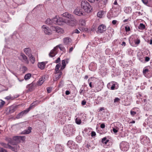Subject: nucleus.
Instances as JSON below:
<instances>
[{"label":"nucleus","instance_id":"1","mask_svg":"<svg viewBox=\"0 0 152 152\" xmlns=\"http://www.w3.org/2000/svg\"><path fill=\"white\" fill-rule=\"evenodd\" d=\"M75 129L72 125H68L64 127L63 132L67 137L72 136L74 133Z\"/></svg>","mask_w":152,"mask_h":152},{"label":"nucleus","instance_id":"2","mask_svg":"<svg viewBox=\"0 0 152 152\" xmlns=\"http://www.w3.org/2000/svg\"><path fill=\"white\" fill-rule=\"evenodd\" d=\"M59 48L61 50L64 51L65 50L64 47L61 45H59L54 47L53 49L51 50L49 53V56L51 57H53L55 56L57 53L58 51L57 49Z\"/></svg>","mask_w":152,"mask_h":152},{"label":"nucleus","instance_id":"3","mask_svg":"<svg viewBox=\"0 0 152 152\" xmlns=\"http://www.w3.org/2000/svg\"><path fill=\"white\" fill-rule=\"evenodd\" d=\"M81 8L83 9L85 12H89L91 11V10L92 9L89 3L86 1H81Z\"/></svg>","mask_w":152,"mask_h":152},{"label":"nucleus","instance_id":"4","mask_svg":"<svg viewBox=\"0 0 152 152\" xmlns=\"http://www.w3.org/2000/svg\"><path fill=\"white\" fill-rule=\"evenodd\" d=\"M53 20L54 21V24L61 25L63 24L64 23H66V20L62 18H53Z\"/></svg>","mask_w":152,"mask_h":152},{"label":"nucleus","instance_id":"5","mask_svg":"<svg viewBox=\"0 0 152 152\" xmlns=\"http://www.w3.org/2000/svg\"><path fill=\"white\" fill-rule=\"evenodd\" d=\"M74 13L78 16L84 15L85 12L83 11L82 9L80 7H77L74 11Z\"/></svg>","mask_w":152,"mask_h":152},{"label":"nucleus","instance_id":"6","mask_svg":"<svg viewBox=\"0 0 152 152\" xmlns=\"http://www.w3.org/2000/svg\"><path fill=\"white\" fill-rule=\"evenodd\" d=\"M31 109V107H29L26 110L22 111L16 116V118L17 119H19L21 118L23 116L26 115L30 111Z\"/></svg>","mask_w":152,"mask_h":152},{"label":"nucleus","instance_id":"7","mask_svg":"<svg viewBox=\"0 0 152 152\" xmlns=\"http://www.w3.org/2000/svg\"><path fill=\"white\" fill-rule=\"evenodd\" d=\"M42 28L43 31L46 34L50 35L52 34V31L48 27L43 25L42 26Z\"/></svg>","mask_w":152,"mask_h":152},{"label":"nucleus","instance_id":"8","mask_svg":"<svg viewBox=\"0 0 152 152\" xmlns=\"http://www.w3.org/2000/svg\"><path fill=\"white\" fill-rule=\"evenodd\" d=\"M120 147L121 150L124 151H127L129 148L127 142L124 141L120 143Z\"/></svg>","mask_w":152,"mask_h":152},{"label":"nucleus","instance_id":"9","mask_svg":"<svg viewBox=\"0 0 152 152\" xmlns=\"http://www.w3.org/2000/svg\"><path fill=\"white\" fill-rule=\"evenodd\" d=\"M66 23L69 25L74 26H75L76 24L77 20L74 18L73 19H70V20H66Z\"/></svg>","mask_w":152,"mask_h":152},{"label":"nucleus","instance_id":"10","mask_svg":"<svg viewBox=\"0 0 152 152\" xmlns=\"http://www.w3.org/2000/svg\"><path fill=\"white\" fill-rule=\"evenodd\" d=\"M106 30V26L104 24L100 25L98 27L97 31L99 33H102Z\"/></svg>","mask_w":152,"mask_h":152},{"label":"nucleus","instance_id":"11","mask_svg":"<svg viewBox=\"0 0 152 152\" xmlns=\"http://www.w3.org/2000/svg\"><path fill=\"white\" fill-rule=\"evenodd\" d=\"M52 30L56 31L59 34L63 33L64 32L63 29L59 27H52Z\"/></svg>","mask_w":152,"mask_h":152},{"label":"nucleus","instance_id":"12","mask_svg":"<svg viewBox=\"0 0 152 152\" xmlns=\"http://www.w3.org/2000/svg\"><path fill=\"white\" fill-rule=\"evenodd\" d=\"M116 83L114 82H112L111 83H109L107 85V87L109 89L111 90H114L115 88V86Z\"/></svg>","mask_w":152,"mask_h":152},{"label":"nucleus","instance_id":"13","mask_svg":"<svg viewBox=\"0 0 152 152\" xmlns=\"http://www.w3.org/2000/svg\"><path fill=\"white\" fill-rule=\"evenodd\" d=\"M35 86L36 85L34 83H32L28 85L27 87L28 88V91H31L35 88Z\"/></svg>","mask_w":152,"mask_h":152},{"label":"nucleus","instance_id":"14","mask_svg":"<svg viewBox=\"0 0 152 152\" xmlns=\"http://www.w3.org/2000/svg\"><path fill=\"white\" fill-rule=\"evenodd\" d=\"M23 51L28 56L31 55V51L30 48H26L23 49Z\"/></svg>","mask_w":152,"mask_h":152},{"label":"nucleus","instance_id":"15","mask_svg":"<svg viewBox=\"0 0 152 152\" xmlns=\"http://www.w3.org/2000/svg\"><path fill=\"white\" fill-rule=\"evenodd\" d=\"M62 15L63 16L70 19H73V18H74L72 15L69 13L68 12L64 13Z\"/></svg>","mask_w":152,"mask_h":152},{"label":"nucleus","instance_id":"16","mask_svg":"<svg viewBox=\"0 0 152 152\" xmlns=\"http://www.w3.org/2000/svg\"><path fill=\"white\" fill-rule=\"evenodd\" d=\"M32 129L31 127H28L27 130H25L23 131L20 133L21 134H29L31 132V130Z\"/></svg>","mask_w":152,"mask_h":152},{"label":"nucleus","instance_id":"17","mask_svg":"<svg viewBox=\"0 0 152 152\" xmlns=\"http://www.w3.org/2000/svg\"><path fill=\"white\" fill-rule=\"evenodd\" d=\"M54 21L53 20V18L51 20L50 18H48L45 21V23L48 25H52L54 24Z\"/></svg>","mask_w":152,"mask_h":152},{"label":"nucleus","instance_id":"18","mask_svg":"<svg viewBox=\"0 0 152 152\" xmlns=\"http://www.w3.org/2000/svg\"><path fill=\"white\" fill-rule=\"evenodd\" d=\"M20 56L22 59L27 64H28L29 61L27 57L23 53H21L20 54Z\"/></svg>","mask_w":152,"mask_h":152},{"label":"nucleus","instance_id":"19","mask_svg":"<svg viewBox=\"0 0 152 152\" xmlns=\"http://www.w3.org/2000/svg\"><path fill=\"white\" fill-rule=\"evenodd\" d=\"M60 66L61 64L60 63H58L56 65L55 67V74H57L59 73L60 72H62L59 70V68L60 67Z\"/></svg>","mask_w":152,"mask_h":152},{"label":"nucleus","instance_id":"20","mask_svg":"<svg viewBox=\"0 0 152 152\" xmlns=\"http://www.w3.org/2000/svg\"><path fill=\"white\" fill-rule=\"evenodd\" d=\"M46 63L45 62H42L40 63H39L38 64V67L41 69H44L45 67V65Z\"/></svg>","mask_w":152,"mask_h":152},{"label":"nucleus","instance_id":"21","mask_svg":"<svg viewBox=\"0 0 152 152\" xmlns=\"http://www.w3.org/2000/svg\"><path fill=\"white\" fill-rule=\"evenodd\" d=\"M16 109V107L15 106H11L9 108V111L10 113H11L14 112Z\"/></svg>","mask_w":152,"mask_h":152},{"label":"nucleus","instance_id":"22","mask_svg":"<svg viewBox=\"0 0 152 152\" xmlns=\"http://www.w3.org/2000/svg\"><path fill=\"white\" fill-rule=\"evenodd\" d=\"M45 77H42L40 78L38 82V85L40 86L45 81Z\"/></svg>","mask_w":152,"mask_h":152},{"label":"nucleus","instance_id":"23","mask_svg":"<svg viewBox=\"0 0 152 152\" xmlns=\"http://www.w3.org/2000/svg\"><path fill=\"white\" fill-rule=\"evenodd\" d=\"M13 140L17 143H19L20 142V136H14L13 137Z\"/></svg>","mask_w":152,"mask_h":152},{"label":"nucleus","instance_id":"24","mask_svg":"<svg viewBox=\"0 0 152 152\" xmlns=\"http://www.w3.org/2000/svg\"><path fill=\"white\" fill-rule=\"evenodd\" d=\"M59 73V74H57L55 76V78L54 79V80H57L61 77V75L62 74V72H60Z\"/></svg>","mask_w":152,"mask_h":152},{"label":"nucleus","instance_id":"25","mask_svg":"<svg viewBox=\"0 0 152 152\" xmlns=\"http://www.w3.org/2000/svg\"><path fill=\"white\" fill-rule=\"evenodd\" d=\"M70 39L68 37L65 38L64 39V42L65 45H67L69 44Z\"/></svg>","mask_w":152,"mask_h":152},{"label":"nucleus","instance_id":"26","mask_svg":"<svg viewBox=\"0 0 152 152\" xmlns=\"http://www.w3.org/2000/svg\"><path fill=\"white\" fill-rule=\"evenodd\" d=\"M145 25L143 23H140L138 26V28L140 29L143 30L145 28Z\"/></svg>","mask_w":152,"mask_h":152},{"label":"nucleus","instance_id":"27","mask_svg":"<svg viewBox=\"0 0 152 152\" xmlns=\"http://www.w3.org/2000/svg\"><path fill=\"white\" fill-rule=\"evenodd\" d=\"M5 140L6 141L8 142V143L13 144H12V140L11 138L8 137H6Z\"/></svg>","mask_w":152,"mask_h":152},{"label":"nucleus","instance_id":"28","mask_svg":"<svg viewBox=\"0 0 152 152\" xmlns=\"http://www.w3.org/2000/svg\"><path fill=\"white\" fill-rule=\"evenodd\" d=\"M0 145L4 148H8L9 146V144H6L4 142H1L0 143Z\"/></svg>","mask_w":152,"mask_h":152},{"label":"nucleus","instance_id":"29","mask_svg":"<svg viewBox=\"0 0 152 152\" xmlns=\"http://www.w3.org/2000/svg\"><path fill=\"white\" fill-rule=\"evenodd\" d=\"M31 75L30 73H28L26 74L24 77V79L25 80H27L30 79L31 76Z\"/></svg>","mask_w":152,"mask_h":152},{"label":"nucleus","instance_id":"30","mask_svg":"<svg viewBox=\"0 0 152 152\" xmlns=\"http://www.w3.org/2000/svg\"><path fill=\"white\" fill-rule=\"evenodd\" d=\"M18 96H17L16 97H11L10 96H7V97H5V99H7V100H8L10 99H11L12 100H13L15 98H17V97H18Z\"/></svg>","mask_w":152,"mask_h":152},{"label":"nucleus","instance_id":"31","mask_svg":"<svg viewBox=\"0 0 152 152\" xmlns=\"http://www.w3.org/2000/svg\"><path fill=\"white\" fill-rule=\"evenodd\" d=\"M28 57H29L31 61L32 64H34L35 61L34 58L32 56V54L31 55V56H28Z\"/></svg>","mask_w":152,"mask_h":152},{"label":"nucleus","instance_id":"32","mask_svg":"<svg viewBox=\"0 0 152 152\" xmlns=\"http://www.w3.org/2000/svg\"><path fill=\"white\" fill-rule=\"evenodd\" d=\"M106 138L105 137H104L102 139V142L105 144H106L109 141L108 140H107Z\"/></svg>","mask_w":152,"mask_h":152},{"label":"nucleus","instance_id":"33","mask_svg":"<svg viewBox=\"0 0 152 152\" xmlns=\"http://www.w3.org/2000/svg\"><path fill=\"white\" fill-rule=\"evenodd\" d=\"M75 122L78 124H80L81 123V120L78 118H77L75 119Z\"/></svg>","mask_w":152,"mask_h":152},{"label":"nucleus","instance_id":"34","mask_svg":"<svg viewBox=\"0 0 152 152\" xmlns=\"http://www.w3.org/2000/svg\"><path fill=\"white\" fill-rule=\"evenodd\" d=\"M132 10L131 8L130 7H127L126 9L125 10V12L126 13H129L131 12Z\"/></svg>","mask_w":152,"mask_h":152},{"label":"nucleus","instance_id":"35","mask_svg":"<svg viewBox=\"0 0 152 152\" xmlns=\"http://www.w3.org/2000/svg\"><path fill=\"white\" fill-rule=\"evenodd\" d=\"M86 93V91L83 90V89L81 88L80 91L79 93L80 95H84V94Z\"/></svg>","mask_w":152,"mask_h":152},{"label":"nucleus","instance_id":"36","mask_svg":"<svg viewBox=\"0 0 152 152\" xmlns=\"http://www.w3.org/2000/svg\"><path fill=\"white\" fill-rule=\"evenodd\" d=\"M113 8L116 9H117V11H119L121 9V6L118 4L117 5H116L115 6H113Z\"/></svg>","mask_w":152,"mask_h":152},{"label":"nucleus","instance_id":"37","mask_svg":"<svg viewBox=\"0 0 152 152\" xmlns=\"http://www.w3.org/2000/svg\"><path fill=\"white\" fill-rule=\"evenodd\" d=\"M66 63H68V61L67 60L65 61V60H62V66H63L66 67Z\"/></svg>","mask_w":152,"mask_h":152},{"label":"nucleus","instance_id":"38","mask_svg":"<svg viewBox=\"0 0 152 152\" xmlns=\"http://www.w3.org/2000/svg\"><path fill=\"white\" fill-rule=\"evenodd\" d=\"M149 70L148 69H144L143 70V73L144 75H145L149 72Z\"/></svg>","mask_w":152,"mask_h":152},{"label":"nucleus","instance_id":"39","mask_svg":"<svg viewBox=\"0 0 152 152\" xmlns=\"http://www.w3.org/2000/svg\"><path fill=\"white\" fill-rule=\"evenodd\" d=\"M1 102H0V108H2L5 103L4 101L1 100Z\"/></svg>","mask_w":152,"mask_h":152},{"label":"nucleus","instance_id":"40","mask_svg":"<svg viewBox=\"0 0 152 152\" xmlns=\"http://www.w3.org/2000/svg\"><path fill=\"white\" fill-rule=\"evenodd\" d=\"M119 128L117 127L114 128H113V132L115 133H116L118 132Z\"/></svg>","mask_w":152,"mask_h":152},{"label":"nucleus","instance_id":"41","mask_svg":"<svg viewBox=\"0 0 152 152\" xmlns=\"http://www.w3.org/2000/svg\"><path fill=\"white\" fill-rule=\"evenodd\" d=\"M142 1L145 4L148 6V0H142Z\"/></svg>","mask_w":152,"mask_h":152},{"label":"nucleus","instance_id":"42","mask_svg":"<svg viewBox=\"0 0 152 152\" xmlns=\"http://www.w3.org/2000/svg\"><path fill=\"white\" fill-rule=\"evenodd\" d=\"M125 31L127 32H128L129 31H130L131 29H130V27L127 26H126L125 27Z\"/></svg>","mask_w":152,"mask_h":152},{"label":"nucleus","instance_id":"43","mask_svg":"<svg viewBox=\"0 0 152 152\" xmlns=\"http://www.w3.org/2000/svg\"><path fill=\"white\" fill-rule=\"evenodd\" d=\"M0 152H7V151L3 148L0 147Z\"/></svg>","mask_w":152,"mask_h":152},{"label":"nucleus","instance_id":"44","mask_svg":"<svg viewBox=\"0 0 152 152\" xmlns=\"http://www.w3.org/2000/svg\"><path fill=\"white\" fill-rule=\"evenodd\" d=\"M80 31L78 30L77 29H75L74 30L72 33V34L74 33H77V34H78L80 33Z\"/></svg>","mask_w":152,"mask_h":152},{"label":"nucleus","instance_id":"45","mask_svg":"<svg viewBox=\"0 0 152 152\" xmlns=\"http://www.w3.org/2000/svg\"><path fill=\"white\" fill-rule=\"evenodd\" d=\"M120 100V99L119 98L117 97L115 98L114 100V102L115 103L118 102H119Z\"/></svg>","mask_w":152,"mask_h":152},{"label":"nucleus","instance_id":"46","mask_svg":"<svg viewBox=\"0 0 152 152\" xmlns=\"http://www.w3.org/2000/svg\"><path fill=\"white\" fill-rule=\"evenodd\" d=\"M130 114L132 116H134L135 115V114H136V113L135 111L131 110L130 111Z\"/></svg>","mask_w":152,"mask_h":152},{"label":"nucleus","instance_id":"47","mask_svg":"<svg viewBox=\"0 0 152 152\" xmlns=\"http://www.w3.org/2000/svg\"><path fill=\"white\" fill-rule=\"evenodd\" d=\"M25 137L24 136H20V140H21L23 141H24L25 140Z\"/></svg>","mask_w":152,"mask_h":152},{"label":"nucleus","instance_id":"48","mask_svg":"<svg viewBox=\"0 0 152 152\" xmlns=\"http://www.w3.org/2000/svg\"><path fill=\"white\" fill-rule=\"evenodd\" d=\"M52 88L50 87H48L47 88V91L48 93H49L51 92Z\"/></svg>","mask_w":152,"mask_h":152},{"label":"nucleus","instance_id":"49","mask_svg":"<svg viewBox=\"0 0 152 152\" xmlns=\"http://www.w3.org/2000/svg\"><path fill=\"white\" fill-rule=\"evenodd\" d=\"M150 59V58L148 56H146L145 57V61L146 62L148 61Z\"/></svg>","mask_w":152,"mask_h":152},{"label":"nucleus","instance_id":"50","mask_svg":"<svg viewBox=\"0 0 152 152\" xmlns=\"http://www.w3.org/2000/svg\"><path fill=\"white\" fill-rule=\"evenodd\" d=\"M90 80L89 79L88 80V82L89 83V86H90V87L91 88H92V87H93V86H92V82H90Z\"/></svg>","mask_w":152,"mask_h":152},{"label":"nucleus","instance_id":"51","mask_svg":"<svg viewBox=\"0 0 152 152\" xmlns=\"http://www.w3.org/2000/svg\"><path fill=\"white\" fill-rule=\"evenodd\" d=\"M96 135V132H95L92 131L91 133V136L92 137H94Z\"/></svg>","mask_w":152,"mask_h":152},{"label":"nucleus","instance_id":"52","mask_svg":"<svg viewBox=\"0 0 152 152\" xmlns=\"http://www.w3.org/2000/svg\"><path fill=\"white\" fill-rule=\"evenodd\" d=\"M86 103V101L85 100H84L82 101L81 104L83 105H85Z\"/></svg>","mask_w":152,"mask_h":152},{"label":"nucleus","instance_id":"53","mask_svg":"<svg viewBox=\"0 0 152 152\" xmlns=\"http://www.w3.org/2000/svg\"><path fill=\"white\" fill-rule=\"evenodd\" d=\"M101 13L100 12H98L97 13V16L99 18L102 17V15H101Z\"/></svg>","mask_w":152,"mask_h":152},{"label":"nucleus","instance_id":"54","mask_svg":"<svg viewBox=\"0 0 152 152\" xmlns=\"http://www.w3.org/2000/svg\"><path fill=\"white\" fill-rule=\"evenodd\" d=\"M60 61V57H58L57 59L55 61V62L56 63H59Z\"/></svg>","mask_w":152,"mask_h":152},{"label":"nucleus","instance_id":"55","mask_svg":"<svg viewBox=\"0 0 152 152\" xmlns=\"http://www.w3.org/2000/svg\"><path fill=\"white\" fill-rule=\"evenodd\" d=\"M103 2V4H104L106 5V4H107V1H108V0H102Z\"/></svg>","mask_w":152,"mask_h":152},{"label":"nucleus","instance_id":"56","mask_svg":"<svg viewBox=\"0 0 152 152\" xmlns=\"http://www.w3.org/2000/svg\"><path fill=\"white\" fill-rule=\"evenodd\" d=\"M105 125L103 123L100 125V127L102 129H104L105 128Z\"/></svg>","mask_w":152,"mask_h":152},{"label":"nucleus","instance_id":"57","mask_svg":"<svg viewBox=\"0 0 152 152\" xmlns=\"http://www.w3.org/2000/svg\"><path fill=\"white\" fill-rule=\"evenodd\" d=\"M117 22V21L115 20H113L112 21V23L113 25H115L116 23Z\"/></svg>","mask_w":152,"mask_h":152},{"label":"nucleus","instance_id":"58","mask_svg":"<svg viewBox=\"0 0 152 152\" xmlns=\"http://www.w3.org/2000/svg\"><path fill=\"white\" fill-rule=\"evenodd\" d=\"M8 148H9L10 149H11L13 151L14 149V148L12 146H11L10 145H9V147Z\"/></svg>","mask_w":152,"mask_h":152},{"label":"nucleus","instance_id":"59","mask_svg":"<svg viewBox=\"0 0 152 152\" xmlns=\"http://www.w3.org/2000/svg\"><path fill=\"white\" fill-rule=\"evenodd\" d=\"M8 148H9L10 149H11L13 151L14 149V148L12 146H11L10 145H9V147Z\"/></svg>","mask_w":152,"mask_h":152},{"label":"nucleus","instance_id":"60","mask_svg":"<svg viewBox=\"0 0 152 152\" xmlns=\"http://www.w3.org/2000/svg\"><path fill=\"white\" fill-rule=\"evenodd\" d=\"M129 21H130V20H129V18L128 19H126L124 20L123 21L124 23H125L126 22H128Z\"/></svg>","mask_w":152,"mask_h":152},{"label":"nucleus","instance_id":"61","mask_svg":"<svg viewBox=\"0 0 152 152\" xmlns=\"http://www.w3.org/2000/svg\"><path fill=\"white\" fill-rule=\"evenodd\" d=\"M70 94V92L69 91H66L65 92V94L66 95H68Z\"/></svg>","mask_w":152,"mask_h":152},{"label":"nucleus","instance_id":"62","mask_svg":"<svg viewBox=\"0 0 152 152\" xmlns=\"http://www.w3.org/2000/svg\"><path fill=\"white\" fill-rule=\"evenodd\" d=\"M140 43V40H137L135 42V43L137 44H138Z\"/></svg>","mask_w":152,"mask_h":152},{"label":"nucleus","instance_id":"63","mask_svg":"<svg viewBox=\"0 0 152 152\" xmlns=\"http://www.w3.org/2000/svg\"><path fill=\"white\" fill-rule=\"evenodd\" d=\"M73 47H71L69 49V52L70 53L73 50Z\"/></svg>","mask_w":152,"mask_h":152},{"label":"nucleus","instance_id":"64","mask_svg":"<svg viewBox=\"0 0 152 152\" xmlns=\"http://www.w3.org/2000/svg\"><path fill=\"white\" fill-rule=\"evenodd\" d=\"M113 4L114 5H117L118 4V3H117V1L116 0H115L114 1V2L113 3Z\"/></svg>","mask_w":152,"mask_h":152}]
</instances>
